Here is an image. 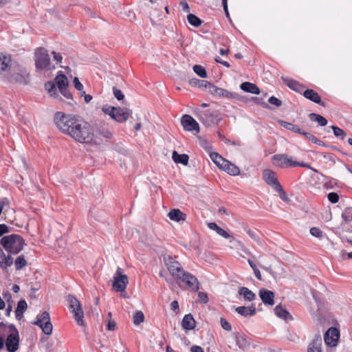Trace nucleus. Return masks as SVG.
<instances>
[{"label": "nucleus", "mask_w": 352, "mask_h": 352, "mask_svg": "<svg viewBox=\"0 0 352 352\" xmlns=\"http://www.w3.org/2000/svg\"><path fill=\"white\" fill-rule=\"evenodd\" d=\"M54 120L58 129L71 138L74 135L79 122H82L81 118L72 114H65L60 111L55 113Z\"/></svg>", "instance_id": "obj_1"}, {"label": "nucleus", "mask_w": 352, "mask_h": 352, "mask_svg": "<svg viewBox=\"0 0 352 352\" xmlns=\"http://www.w3.org/2000/svg\"><path fill=\"white\" fill-rule=\"evenodd\" d=\"M0 332L7 336L4 342L7 351L16 352L19 349L20 340L19 333L16 326L13 324H7L1 322Z\"/></svg>", "instance_id": "obj_2"}, {"label": "nucleus", "mask_w": 352, "mask_h": 352, "mask_svg": "<svg viewBox=\"0 0 352 352\" xmlns=\"http://www.w3.org/2000/svg\"><path fill=\"white\" fill-rule=\"evenodd\" d=\"M0 243L10 254H19L26 245L24 239L21 235L16 234L2 236Z\"/></svg>", "instance_id": "obj_3"}, {"label": "nucleus", "mask_w": 352, "mask_h": 352, "mask_svg": "<svg viewBox=\"0 0 352 352\" xmlns=\"http://www.w3.org/2000/svg\"><path fill=\"white\" fill-rule=\"evenodd\" d=\"M34 62L36 72L38 73L52 71L56 69L55 65L51 62L48 51L42 47L36 49L34 52Z\"/></svg>", "instance_id": "obj_4"}, {"label": "nucleus", "mask_w": 352, "mask_h": 352, "mask_svg": "<svg viewBox=\"0 0 352 352\" xmlns=\"http://www.w3.org/2000/svg\"><path fill=\"white\" fill-rule=\"evenodd\" d=\"M94 138V133L91 126L82 119L79 122L72 138L80 143H91Z\"/></svg>", "instance_id": "obj_5"}, {"label": "nucleus", "mask_w": 352, "mask_h": 352, "mask_svg": "<svg viewBox=\"0 0 352 352\" xmlns=\"http://www.w3.org/2000/svg\"><path fill=\"white\" fill-rule=\"evenodd\" d=\"M102 111L118 122H126L132 115V110L126 107L104 106Z\"/></svg>", "instance_id": "obj_6"}, {"label": "nucleus", "mask_w": 352, "mask_h": 352, "mask_svg": "<svg viewBox=\"0 0 352 352\" xmlns=\"http://www.w3.org/2000/svg\"><path fill=\"white\" fill-rule=\"evenodd\" d=\"M66 300L69 305V309L74 314V318L78 325H84V312L80 302L73 295L69 294L66 296Z\"/></svg>", "instance_id": "obj_7"}, {"label": "nucleus", "mask_w": 352, "mask_h": 352, "mask_svg": "<svg viewBox=\"0 0 352 352\" xmlns=\"http://www.w3.org/2000/svg\"><path fill=\"white\" fill-rule=\"evenodd\" d=\"M56 86L58 87V89H63L65 87H68L69 83L66 76L60 71L55 78V83L52 82H47L45 83V89L48 91L51 96L55 98L58 96V93Z\"/></svg>", "instance_id": "obj_8"}, {"label": "nucleus", "mask_w": 352, "mask_h": 352, "mask_svg": "<svg viewBox=\"0 0 352 352\" xmlns=\"http://www.w3.org/2000/svg\"><path fill=\"white\" fill-rule=\"evenodd\" d=\"M199 121L206 126H211L220 122L222 118L218 111L201 110L197 116Z\"/></svg>", "instance_id": "obj_9"}, {"label": "nucleus", "mask_w": 352, "mask_h": 352, "mask_svg": "<svg viewBox=\"0 0 352 352\" xmlns=\"http://www.w3.org/2000/svg\"><path fill=\"white\" fill-rule=\"evenodd\" d=\"M10 74L8 80L10 82L26 85L28 82L29 74L20 64H18Z\"/></svg>", "instance_id": "obj_10"}, {"label": "nucleus", "mask_w": 352, "mask_h": 352, "mask_svg": "<svg viewBox=\"0 0 352 352\" xmlns=\"http://www.w3.org/2000/svg\"><path fill=\"white\" fill-rule=\"evenodd\" d=\"M164 262L172 276L179 278V276L184 271L182 265L170 255L164 257Z\"/></svg>", "instance_id": "obj_11"}, {"label": "nucleus", "mask_w": 352, "mask_h": 352, "mask_svg": "<svg viewBox=\"0 0 352 352\" xmlns=\"http://www.w3.org/2000/svg\"><path fill=\"white\" fill-rule=\"evenodd\" d=\"M32 324L38 326L41 328L43 332L46 335H51L53 330V326L50 321V314L45 311L39 316H37V320L32 322Z\"/></svg>", "instance_id": "obj_12"}, {"label": "nucleus", "mask_w": 352, "mask_h": 352, "mask_svg": "<svg viewBox=\"0 0 352 352\" xmlns=\"http://www.w3.org/2000/svg\"><path fill=\"white\" fill-rule=\"evenodd\" d=\"M129 283V279L126 274H124V270L118 267L113 276V286L118 292L125 291L126 286Z\"/></svg>", "instance_id": "obj_13"}, {"label": "nucleus", "mask_w": 352, "mask_h": 352, "mask_svg": "<svg viewBox=\"0 0 352 352\" xmlns=\"http://www.w3.org/2000/svg\"><path fill=\"white\" fill-rule=\"evenodd\" d=\"M274 164L280 168L296 167L297 162L293 161L285 154H277L272 157Z\"/></svg>", "instance_id": "obj_14"}, {"label": "nucleus", "mask_w": 352, "mask_h": 352, "mask_svg": "<svg viewBox=\"0 0 352 352\" xmlns=\"http://www.w3.org/2000/svg\"><path fill=\"white\" fill-rule=\"evenodd\" d=\"M179 278H176L177 281H181L185 283L192 291L197 292L199 289V283L197 278L189 272L184 271Z\"/></svg>", "instance_id": "obj_15"}, {"label": "nucleus", "mask_w": 352, "mask_h": 352, "mask_svg": "<svg viewBox=\"0 0 352 352\" xmlns=\"http://www.w3.org/2000/svg\"><path fill=\"white\" fill-rule=\"evenodd\" d=\"M340 331L335 327H330L324 335V341L327 346L333 347L338 344Z\"/></svg>", "instance_id": "obj_16"}, {"label": "nucleus", "mask_w": 352, "mask_h": 352, "mask_svg": "<svg viewBox=\"0 0 352 352\" xmlns=\"http://www.w3.org/2000/svg\"><path fill=\"white\" fill-rule=\"evenodd\" d=\"M0 63L1 70L2 72L13 69L18 64H19L16 60L12 58V55L3 52L0 53Z\"/></svg>", "instance_id": "obj_17"}, {"label": "nucleus", "mask_w": 352, "mask_h": 352, "mask_svg": "<svg viewBox=\"0 0 352 352\" xmlns=\"http://www.w3.org/2000/svg\"><path fill=\"white\" fill-rule=\"evenodd\" d=\"M181 123L185 131L199 132L198 122L190 115H184L182 117Z\"/></svg>", "instance_id": "obj_18"}, {"label": "nucleus", "mask_w": 352, "mask_h": 352, "mask_svg": "<svg viewBox=\"0 0 352 352\" xmlns=\"http://www.w3.org/2000/svg\"><path fill=\"white\" fill-rule=\"evenodd\" d=\"M263 177L265 183L272 186L274 190L280 185L278 181L276 173L270 169H265L263 171Z\"/></svg>", "instance_id": "obj_19"}, {"label": "nucleus", "mask_w": 352, "mask_h": 352, "mask_svg": "<svg viewBox=\"0 0 352 352\" xmlns=\"http://www.w3.org/2000/svg\"><path fill=\"white\" fill-rule=\"evenodd\" d=\"M307 352H324L322 350V339L320 333L314 335L307 346Z\"/></svg>", "instance_id": "obj_20"}, {"label": "nucleus", "mask_w": 352, "mask_h": 352, "mask_svg": "<svg viewBox=\"0 0 352 352\" xmlns=\"http://www.w3.org/2000/svg\"><path fill=\"white\" fill-rule=\"evenodd\" d=\"M259 297L265 305L272 306L274 305V293L265 288H261L258 292Z\"/></svg>", "instance_id": "obj_21"}, {"label": "nucleus", "mask_w": 352, "mask_h": 352, "mask_svg": "<svg viewBox=\"0 0 352 352\" xmlns=\"http://www.w3.org/2000/svg\"><path fill=\"white\" fill-rule=\"evenodd\" d=\"M303 96L322 107H325V103L322 101L320 95L314 89H307L303 92Z\"/></svg>", "instance_id": "obj_22"}, {"label": "nucleus", "mask_w": 352, "mask_h": 352, "mask_svg": "<svg viewBox=\"0 0 352 352\" xmlns=\"http://www.w3.org/2000/svg\"><path fill=\"white\" fill-rule=\"evenodd\" d=\"M233 334L236 344L241 349L245 350L250 346V342L245 334L239 332H235Z\"/></svg>", "instance_id": "obj_23"}, {"label": "nucleus", "mask_w": 352, "mask_h": 352, "mask_svg": "<svg viewBox=\"0 0 352 352\" xmlns=\"http://www.w3.org/2000/svg\"><path fill=\"white\" fill-rule=\"evenodd\" d=\"M281 79L289 88L296 92L300 93L303 89V85L296 80L284 76H282Z\"/></svg>", "instance_id": "obj_24"}, {"label": "nucleus", "mask_w": 352, "mask_h": 352, "mask_svg": "<svg viewBox=\"0 0 352 352\" xmlns=\"http://www.w3.org/2000/svg\"><path fill=\"white\" fill-rule=\"evenodd\" d=\"M182 327L186 330H192L196 327V322L191 314L184 316L182 321Z\"/></svg>", "instance_id": "obj_25"}, {"label": "nucleus", "mask_w": 352, "mask_h": 352, "mask_svg": "<svg viewBox=\"0 0 352 352\" xmlns=\"http://www.w3.org/2000/svg\"><path fill=\"white\" fill-rule=\"evenodd\" d=\"M221 169L223 170L228 174L232 176H236L240 174L239 168L228 160H226L223 166Z\"/></svg>", "instance_id": "obj_26"}, {"label": "nucleus", "mask_w": 352, "mask_h": 352, "mask_svg": "<svg viewBox=\"0 0 352 352\" xmlns=\"http://www.w3.org/2000/svg\"><path fill=\"white\" fill-rule=\"evenodd\" d=\"M208 227L212 230H214L219 236L225 239H234L233 236L230 234L226 230L219 227L216 223L210 222L208 223Z\"/></svg>", "instance_id": "obj_27"}, {"label": "nucleus", "mask_w": 352, "mask_h": 352, "mask_svg": "<svg viewBox=\"0 0 352 352\" xmlns=\"http://www.w3.org/2000/svg\"><path fill=\"white\" fill-rule=\"evenodd\" d=\"M236 311L242 316L248 317L256 314V307L254 305L250 307L241 306L236 308Z\"/></svg>", "instance_id": "obj_28"}, {"label": "nucleus", "mask_w": 352, "mask_h": 352, "mask_svg": "<svg viewBox=\"0 0 352 352\" xmlns=\"http://www.w3.org/2000/svg\"><path fill=\"white\" fill-rule=\"evenodd\" d=\"M240 88L245 92L253 94H259L260 93V89L256 85L250 82H242L240 85Z\"/></svg>", "instance_id": "obj_29"}, {"label": "nucleus", "mask_w": 352, "mask_h": 352, "mask_svg": "<svg viewBox=\"0 0 352 352\" xmlns=\"http://www.w3.org/2000/svg\"><path fill=\"white\" fill-rule=\"evenodd\" d=\"M13 263V258L10 256H6L3 250L0 248V267L6 269Z\"/></svg>", "instance_id": "obj_30"}, {"label": "nucleus", "mask_w": 352, "mask_h": 352, "mask_svg": "<svg viewBox=\"0 0 352 352\" xmlns=\"http://www.w3.org/2000/svg\"><path fill=\"white\" fill-rule=\"evenodd\" d=\"M275 315L285 320H292V316L287 311L286 309L283 308L280 305L276 306L274 309Z\"/></svg>", "instance_id": "obj_31"}, {"label": "nucleus", "mask_w": 352, "mask_h": 352, "mask_svg": "<svg viewBox=\"0 0 352 352\" xmlns=\"http://www.w3.org/2000/svg\"><path fill=\"white\" fill-rule=\"evenodd\" d=\"M168 217L170 220L175 221L177 222H179L181 221H184L186 217V214L182 212L179 209H173L171 210L168 214Z\"/></svg>", "instance_id": "obj_32"}, {"label": "nucleus", "mask_w": 352, "mask_h": 352, "mask_svg": "<svg viewBox=\"0 0 352 352\" xmlns=\"http://www.w3.org/2000/svg\"><path fill=\"white\" fill-rule=\"evenodd\" d=\"M172 158L176 164H181L186 166L188 164L189 157L187 154H179L174 151L172 154Z\"/></svg>", "instance_id": "obj_33"}, {"label": "nucleus", "mask_w": 352, "mask_h": 352, "mask_svg": "<svg viewBox=\"0 0 352 352\" xmlns=\"http://www.w3.org/2000/svg\"><path fill=\"white\" fill-rule=\"evenodd\" d=\"M239 294L243 296L245 300L248 301H253L256 298L255 294L245 287H241L239 290Z\"/></svg>", "instance_id": "obj_34"}, {"label": "nucleus", "mask_w": 352, "mask_h": 352, "mask_svg": "<svg viewBox=\"0 0 352 352\" xmlns=\"http://www.w3.org/2000/svg\"><path fill=\"white\" fill-rule=\"evenodd\" d=\"M279 123L280 126L284 127L285 129L291 131L296 133H302V129L300 128L299 126L294 124L291 122H288L284 120H280Z\"/></svg>", "instance_id": "obj_35"}, {"label": "nucleus", "mask_w": 352, "mask_h": 352, "mask_svg": "<svg viewBox=\"0 0 352 352\" xmlns=\"http://www.w3.org/2000/svg\"><path fill=\"white\" fill-rule=\"evenodd\" d=\"M309 118L311 121L318 122V125L320 126H324L327 124V119L319 114L311 113L309 115Z\"/></svg>", "instance_id": "obj_36"}, {"label": "nucleus", "mask_w": 352, "mask_h": 352, "mask_svg": "<svg viewBox=\"0 0 352 352\" xmlns=\"http://www.w3.org/2000/svg\"><path fill=\"white\" fill-rule=\"evenodd\" d=\"M210 158L213 161V162L219 168H221L223 166L225 162L227 160L224 159L222 156H221L217 153H213L210 155Z\"/></svg>", "instance_id": "obj_37"}, {"label": "nucleus", "mask_w": 352, "mask_h": 352, "mask_svg": "<svg viewBox=\"0 0 352 352\" xmlns=\"http://www.w3.org/2000/svg\"><path fill=\"white\" fill-rule=\"evenodd\" d=\"M246 233L249 236L259 245H263V241L259 236L258 230H253L251 229H245Z\"/></svg>", "instance_id": "obj_38"}, {"label": "nucleus", "mask_w": 352, "mask_h": 352, "mask_svg": "<svg viewBox=\"0 0 352 352\" xmlns=\"http://www.w3.org/2000/svg\"><path fill=\"white\" fill-rule=\"evenodd\" d=\"M187 20L191 25L195 28L199 27L202 23V21L198 16L191 13L187 15Z\"/></svg>", "instance_id": "obj_39"}, {"label": "nucleus", "mask_w": 352, "mask_h": 352, "mask_svg": "<svg viewBox=\"0 0 352 352\" xmlns=\"http://www.w3.org/2000/svg\"><path fill=\"white\" fill-rule=\"evenodd\" d=\"M330 127L332 129V130L333 131V134L336 138H338L342 140H344V138L346 135V133L343 129H340L338 126H333V125L331 126Z\"/></svg>", "instance_id": "obj_40"}, {"label": "nucleus", "mask_w": 352, "mask_h": 352, "mask_svg": "<svg viewBox=\"0 0 352 352\" xmlns=\"http://www.w3.org/2000/svg\"><path fill=\"white\" fill-rule=\"evenodd\" d=\"M144 320V315L142 311H137L133 314V322L135 325H139Z\"/></svg>", "instance_id": "obj_41"}, {"label": "nucleus", "mask_w": 352, "mask_h": 352, "mask_svg": "<svg viewBox=\"0 0 352 352\" xmlns=\"http://www.w3.org/2000/svg\"><path fill=\"white\" fill-rule=\"evenodd\" d=\"M14 264H15L16 270H20L23 267L26 266L28 263H27L26 260L25 259L24 256L20 255L16 258V260L14 261Z\"/></svg>", "instance_id": "obj_42"}, {"label": "nucleus", "mask_w": 352, "mask_h": 352, "mask_svg": "<svg viewBox=\"0 0 352 352\" xmlns=\"http://www.w3.org/2000/svg\"><path fill=\"white\" fill-rule=\"evenodd\" d=\"M218 96L220 97H224L227 98H238V94L234 92H230L226 89L221 88L220 90H219V95Z\"/></svg>", "instance_id": "obj_43"}, {"label": "nucleus", "mask_w": 352, "mask_h": 352, "mask_svg": "<svg viewBox=\"0 0 352 352\" xmlns=\"http://www.w3.org/2000/svg\"><path fill=\"white\" fill-rule=\"evenodd\" d=\"M193 71L194 72L197 74L201 78H206L207 77V72L206 69L199 65H195L193 66Z\"/></svg>", "instance_id": "obj_44"}, {"label": "nucleus", "mask_w": 352, "mask_h": 352, "mask_svg": "<svg viewBox=\"0 0 352 352\" xmlns=\"http://www.w3.org/2000/svg\"><path fill=\"white\" fill-rule=\"evenodd\" d=\"M96 132L105 139H111L113 137V133L107 129H98Z\"/></svg>", "instance_id": "obj_45"}, {"label": "nucleus", "mask_w": 352, "mask_h": 352, "mask_svg": "<svg viewBox=\"0 0 352 352\" xmlns=\"http://www.w3.org/2000/svg\"><path fill=\"white\" fill-rule=\"evenodd\" d=\"M190 83H194L196 86H198L199 87H204L207 89L210 82L205 80L192 79L190 81Z\"/></svg>", "instance_id": "obj_46"}, {"label": "nucleus", "mask_w": 352, "mask_h": 352, "mask_svg": "<svg viewBox=\"0 0 352 352\" xmlns=\"http://www.w3.org/2000/svg\"><path fill=\"white\" fill-rule=\"evenodd\" d=\"M28 308L27 302L25 300H21L17 303V307L15 310V312H22L24 313Z\"/></svg>", "instance_id": "obj_47"}, {"label": "nucleus", "mask_w": 352, "mask_h": 352, "mask_svg": "<svg viewBox=\"0 0 352 352\" xmlns=\"http://www.w3.org/2000/svg\"><path fill=\"white\" fill-rule=\"evenodd\" d=\"M310 234L318 239H322L323 236V232L322 231L316 227H313L310 229Z\"/></svg>", "instance_id": "obj_48"}, {"label": "nucleus", "mask_w": 352, "mask_h": 352, "mask_svg": "<svg viewBox=\"0 0 352 352\" xmlns=\"http://www.w3.org/2000/svg\"><path fill=\"white\" fill-rule=\"evenodd\" d=\"M274 190L279 193L280 197L282 200H283L285 201L288 200V197L287 195V193L284 190L281 184L280 186H278L276 188H275Z\"/></svg>", "instance_id": "obj_49"}, {"label": "nucleus", "mask_w": 352, "mask_h": 352, "mask_svg": "<svg viewBox=\"0 0 352 352\" xmlns=\"http://www.w3.org/2000/svg\"><path fill=\"white\" fill-rule=\"evenodd\" d=\"M113 94L118 100H122L124 98L122 91L116 87H113Z\"/></svg>", "instance_id": "obj_50"}, {"label": "nucleus", "mask_w": 352, "mask_h": 352, "mask_svg": "<svg viewBox=\"0 0 352 352\" xmlns=\"http://www.w3.org/2000/svg\"><path fill=\"white\" fill-rule=\"evenodd\" d=\"M329 201L332 204H336L339 201V195L337 192H329L327 195Z\"/></svg>", "instance_id": "obj_51"}, {"label": "nucleus", "mask_w": 352, "mask_h": 352, "mask_svg": "<svg viewBox=\"0 0 352 352\" xmlns=\"http://www.w3.org/2000/svg\"><path fill=\"white\" fill-rule=\"evenodd\" d=\"M220 322H221V327L224 330L228 331L232 330V325L225 318H221Z\"/></svg>", "instance_id": "obj_52"}, {"label": "nucleus", "mask_w": 352, "mask_h": 352, "mask_svg": "<svg viewBox=\"0 0 352 352\" xmlns=\"http://www.w3.org/2000/svg\"><path fill=\"white\" fill-rule=\"evenodd\" d=\"M337 184V180L333 178H328V180L325 182L324 186L326 188H333Z\"/></svg>", "instance_id": "obj_53"}, {"label": "nucleus", "mask_w": 352, "mask_h": 352, "mask_svg": "<svg viewBox=\"0 0 352 352\" xmlns=\"http://www.w3.org/2000/svg\"><path fill=\"white\" fill-rule=\"evenodd\" d=\"M268 102L273 105H275L277 107H279L282 105V101L275 96H271L268 99Z\"/></svg>", "instance_id": "obj_54"}, {"label": "nucleus", "mask_w": 352, "mask_h": 352, "mask_svg": "<svg viewBox=\"0 0 352 352\" xmlns=\"http://www.w3.org/2000/svg\"><path fill=\"white\" fill-rule=\"evenodd\" d=\"M208 89V91L212 94H214L216 96L219 95V90L221 89V88L216 87L215 85H212V83H209V85L207 88Z\"/></svg>", "instance_id": "obj_55"}, {"label": "nucleus", "mask_w": 352, "mask_h": 352, "mask_svg": "<svg viewBox=\"0 0 352 352\" xmlns=\"http://www.w3.org/2000/svg\"><path fill=\"white\" fill-rule=\"evenodd\" d=\"M60 94L67 99L73 100L72 93L68 90V87H65L59 90Z\"/></svg>", "instance_id": "obj_56"}, {"label": "nucleus", "mask_w": 352, "mask_h": 352, "mask_svg": "<svg viewBox=\"0 0 352 352\" xmlns=\"http://www.w3.org/2000/svg\"><path fill=\"white\" fill-rule=\"evenodd\" d=\"M198 298L201 302L206 304L208 302V297L206 293L199 292L198 293Z\"/></svg>", "instance_id": "obj_57"}, {"label": "nucleus", "mask_w": 352, "mask_h": 352, "mask_svg": "<svg viewBox=\"0 0 352 352\" xmlns=\"http://www.w3.org/2000/svg\"><path fill=\"white\" fill-rule=\"evenodd\" d=\"M10 232V228L6 224L2 223L0 224V237H1L3 234L9 233Z\"/></svg>", "instance_id": "obj_58"}, {"label": "nucleus", "mask_w": 352, "mask_h": 352, "mask_svg": "<svg viewBox=\"0 0 352 352\" xmlns=\"http://www.w3.org/2000/svg\"><path fill=\"white\" fill-rule=\"evenodd\" d=\"M74 84L75 88L77 90L80 91V92H82L83 91V85L80 82L78 78H77V77L74 78Z\"/></svg>", "instance_id": "obj_59"}, {"label": "nucleus", "mask_w": 352, "mask_h": 352, "mask_svg": "<svg viewBox=\"0 0 352 352\" xmlns=\"http://www.w3.org/2000/svg\"><path fill=\"white\" fill-rule=\"evenodd\" d=\"M170 309L172 311H173L176 314H177L179 312V303L177 300H173L170 303Z\"/></svg>", "instance_id": "obj_60"}, {"label": "nucleus", "mask_w": 352, "mask_h": 352, "mask_svg": "<svg viewBox=\"0 0 352 352\" xmlns=\"http://www.w3.org/2000/svg\"><path fill=\"white\" fill-rule=\"evenodd\" d=\"M52 54H53L54 60L56 61L57 63L62 62L63 56L60 53L53 51Z\"/></svg>", "instance_id": "obj_61"}, {"label": "nucleus", "mask_w": 352, "mask_h": 352, "mask_svg": "<svg viewBox=\"0 0 352 352\" xmlns=\"http://www.w3.org/2000/svg\"><path fill=\"white\" fill-rule=\"evenodd\" d=\"M323 157L332 162L333 164L336 163V155L333 153H326L323 155Z\"/></svg>", "instance_id": "obj_62"}, {"label": "nucleus", "mask_w": 352, "mask_h": 352, "mask_svg": "<svg viewBox=\"0 0 352 352\" xmlns=\"http://www.w3.org/2000/svg\"><path fill=\"white\" fill-rule=\"evenodd\" d=\"M116 327V323L114 320H109L107 323V329L109 331H114Z\"/></svg>", "instance_id": "obj_63"}, {"label": "nucleus", "mask_w": 352, "mask_h": 352, "mask_svg": "<svg viewBox=\"0 0 352 352\" xmlns=\"http://www.w3.org/2000/svg\"><path fill=\"white\" fill-rule=\"evenodd\" d=\"M180 6H182L184 12H190V7L186 1H182L180 2Z\"/></svg>", "instance_id": "obj_64"}]
</instances>
